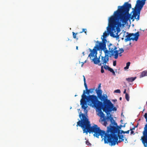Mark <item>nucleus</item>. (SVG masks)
Segmentation results:
<instances>
[{"label":"nucleus","mask_w":147,"mask_h":147,"mask_svg":"<svg viewBox=\"0 0 147 147\" xmlns=\"http://www.w3.org/2000/svg\"><path fill=\"white\" fill-rule=\"evenodd\" d=\"M87 62L86 60H85L84 62H82L81 63H82V65H81V67H83V65L84 64V63H86Z\"/></svg>","instance_id":"58836bf2"},{"label":"nucleus","mask_w":147,"mask_h":147,"mask_svg":"<svg viewBox=\"0 0 147 147\" xmlns=\"http://www.w3.org/2000/svg\"><path fill=\"white\" fill-rule=\"evenodd\" d=\"M111 53H110L109 54V56L110 57H111L112 56H113L114 53L113 52H110Z\"/></svg>","instance_id":"4c0bfd02"},{"label":"nucleus","mask_w":147,"mask_h":147,"mask_svg":"<svg viewBox=\"0 0 147 147\" xmlns=\"http://www.w3.org/2000/svg\"><path fill=\"white\" fill-rule=\"evenodd\" d=\"M112 100V101H113L114 102L117 101V100L116 99H113V100Z\"/></svg>","instance_id":"8fccbe9b"},{"label":"nucleus","mask_w":147,"mask_h":147,"mask_svg":"<svg viewBox=\"0 0 147 147\" xmlns=\"http://www.w3.org/2000/svg\"><path fill=\"white\" fill-rule=\"evenodd\" d=\"M118 11V10H117L115 11L113 15L110 17L114 21H116V22L118 24H121V27H123L127 24L128 21L131 24V19L129 18L130 15L126 14L123 16L117 15L116 13Z\"/></svg>","instance_id":"423d86ee"},{"label":"nucleus","mask_w":147,"mask_h":147,"mask_svg":"<svg viewBox=\"0 0 147 147\" xmlns=\"http://www.w3.org/2000/svg\"><path fill=\"white\" fill-rule=\"evenodd\" d=\"M123 93L125 94H126V93H126V89H125L124 91H123Z\"/></svg>","instance_id":"3c124183"},{"label":"nucleus","mask_w":147,"mask_h":147,"mask_svg":"<svg viewBox=\"0 0 147 147\" xmlns=\"http://www.w3.org/2000/svg\"><path fill=\"white\" fill-rule=\"evenodd\" d=\"M100 85H101V84H100L99 85V86H98V89H100V88L101 87V86H100Z\"/></svg>","instance_id":"864d4df0"},{"label":"nucleus","mask_w":147,"mask_h":147,"mask_svg":"<svg viewBox=\"0 0 147 147\" xmlns=\"http://www.w3.org/2000/svg\"><path fill=\"white\" fill-rule=\"evenodd\" d=\"M78 46H77L76 47V49L78 50Z\"/></svg>","instance_id":"0e129e2a"},{"label":"nucleus","mask_w":147,"mask_h":147,"mask_svg":"<svg viewBox=\"0 0 147 147\" xmlns=\"http://www.w3.org/2000/svg\"><path fill=\"white\" fill-rule=\"evenodd\" d=\"M101 56V54H100L99 57L97 58L95 60L94 59H91L92 61L95 64H98L99 66H101L102 63H100V57Z\"/></svg>","instance_id":"f3484780"},{"label":"nucleus","mask_w":147,"mask_h":147,"mask_svg":"<svg viewBox=\"0 0 147 147\" xmlns=\"http://www.w3.org/2000/svg\"><path fill=\"white\" fill-rule=\"evenodd\" d=\"M135 19V18H134L133 19H132V22H133L134 20V19Z\"/></svg>","instance_id":"052dcab7"},{"label":"nucleus","mask_w":147,"mask_h":147,"mask_svg":"<svg viewBox=\"0 0 147 147\" xmlns=\"http://www.w3.org/2000/svg\"><path fill=\"white\" fill-rule=\"evenodd\" d=\"M135 127V126H134V127L132 128H130V130H134Z\"/></svg>","instance_id":"09e8293b"},{"label":"nucleus","mask_w":147,"mask_h":147,"mask_svg":"<svg viewBox=\"0 0 147 147\" xmlns=\"http://www.w3.org/2000/svg\"><path fill=\"white\" fill-rule=\"evenodd\" d=\"M145 109L144 108V109H143V110L142 111V112L145 110Z\"/></svg>","instance_id":"338daca9"},{"label":"nucleus","mask_w":147,"mask_h":147,"mask_svg":"<svg viewBox=\"0 0 147 147\" xmlns=\"http://www.w3.org/2000/svg\"><path fill=\"white\" fill-rule=\"evenodd\" d=\"M109 34H110V33L108 32L107 31H105V32L103 33V35L102 36L103 38H102V37H101V39L102 41H105H105H107L106 38L107 36L109 35Z\"/></svg>","instance_id":"a211bd4d"},{"label":"nucleus","mask_w":147,"mask_h":147,"mask_svg":"<svg viewBox=\"0 0 147 147\" xmlns=\"http://www.w3.org/2000/svg\"><path fill=\"white\" fill-rule=\"evenodd\" d=\"M125 138V140L126 141H127V139Z\"/></svg>","instance_id":"774afa93"},{"label":"nucleus","mask_w":147,"mask_h":147,"mask_svg":"<svg viewBox=\"0 0 147 147\" xmlns=\"http://www.w3.org/2000/svg\"><path fill=\"white\" fill-rule=\"evenodd\" d=\"M131 4L129 3L128 2H125L124 4L121 6H119L118 7V11L117 12V15L124 16L126 14L130 15L131 16L132 13L134 14V13L135 11V7L134 8H132L133 10L129 14V11L130 9L131 8Z\"/></svg>","instance_id":"0eeeda50"},{"label":"nucleus","mask_w":147,"mask_h":147,"mask_svg":"<svg viewBox=\"0 0 147 147\" xmlns=\"http://www.w3.org/2000/svg\"><path fill=\"white\" fill-rule=\"evenodd\" d=\"M109 71L111 72L112 73L113 75L115 76V71H114V70H113V69L112 68H111V69H110V70Z\"/></svg>","instance_id":"bb28decb"},{"label":"nucleus","mask_w":147,"mask_h":147,"mask_svg":"<svg viewBox=\"0 0 147 147\" xmlns=\"http://www.w3.org/2000/svg\"><path fill=\"white\" fill-rule=\"evenodd\" d=\"M144 116L146 120V121H147V113L145 114Z\"/></svg>","instance_id":"f704fd0d"},{"label":"nucleus","mask_w":147,"mask_h":147,"mask_svg":"<svg viewBox=\"0 0 147 147\" xmlns=\"http://www.w3.org/2000/svg\"><path fill=\"white\" fill-rule=\"evenodd\" d=\"M107 41H102L100 42L98 41H97L96 42L98 43L96 44L98 47L100 51L102 52V50L104 52L105 54H108V50H107L106 47V43Z\"/></svg>","instance_id":"9b49d317"},{"label":"nucleus","mask_w":147,"mask_h":147,"mask_svg":"<svg viewBox=\"0 0 147 147\" xmlns=\"http://www.w3.org/2000/svg\"><path fill=\"white\" fill-rule=\"evenodd\" d=\"M104 66L103 67V68L106 70H108L109 71L110 70L111 68L109 66L106 65V64L105 65V64H104Z\"/></svg>","instance_id":"5701e85b"},{"label":"nucleus","mask_w":147,"mask_h":147,"mask_svg":"<svg viewBox=\"0 0 147 147\" xmlns=\"http://www.w3.org/2000/svg\"><path fill=\"white\" fill-rule=\"evenodd\" d=\"M94 90V88H92L89 89H88L86 91V90H84L81 100L87 101L88 102L90 106H92L93 105V103L92 102L91 100H89L88 97L89 95H91L90 94L92 93Z\"/></svg>","instance_id":"1a4fd4ad"},{"label":"nucleus","mask_w":147,"mask_h":147,"mask_svg":"<svg viewBox=\"0 0 147 147\" xmlns=\"http://www.w3.org/2000/svg\"><path fill=\"white\" fill-rule=\"evenodd\" d=\"M94 51H93V53H92V54L93 55H97V51H100L97 45L96 44L95 46L93 48Z\"/></svg>","instance_id":"6ab92c4d"},{"label":"nucleus","mask_w":147,"mask_h":147,"mask_svg":"<svg viewBox=\"0 0 147 147\" xmlns=\"http://www.w3.org/2000/svg\"><path fill=\"white\" fill-rule=\"evenodd\" d=\"M134 16L133 15H132L131 16H130V17L129 18L131 19V20H132V19H133L134 18Z\"/></svg>","instance_id":"37998d69"},{"label":"nucleus","mask_w":147,"mask_h":147,"mask_svg":"<svg viewBox=\"0 0 147 147\" xmlns=\"http://www.w3.org/2000/svg\"><path fill=\"white\" fill-rule=\"evenodd\" d=\"M119 100H122V97H120L119 98Z\"/></svg>","instance_id":"bf43d9fd"},{"label":"nucleus","mask_w":147,"mask_h":147,"mask_svg":"<svg viewBox=\"0 0 147 147\" xmlns=\"http://www.w3.org/2000/svg\"><path fill=\"white\" fill-rule=\"evenodd\" d=\"M100 51V54H101V55L102 54V52H101V51Z\"/></svg>","instance_id":"69168bd1"},{"label":"nucleus","mask_w":147,"mask_h":147,"mask_svg":"<svg viewBox=\"0 0 147 147\" xmlns=\"http://www.w3.org/2000/svg\"><path fill=\"white\" fill-rule=\"evenodd\" d=\"M121 117H124V115H123V113H121Z\"/></svg>","instance_id":"603ef678"},{"label":"nucleus","mask_w":147,"mask_h":147,"mask_svg":"<svg viewBox=\"0 0 147 147\" xmlns=\"http://www.w3.org/2000/svg\"><path fill=\"white\" fill-rule=\"evenodd\" d=\"M109 55L108 54H105V56H101V61L102 62V64H106V63L109 61Z\"/></svg>","instance_id":"2eb2a0df"},{"label":"nucleus","mask_w":147,"mask_h":147,"mask_svg":"<svg viewBox=\"0 0 147 147\" xmlns=\"http://www.w3.org/2000/svg\"><path fill=\"white\" fill-rule=\"evenodd\" d=\"M114 92L120 93H121V91L119 89H117L114 91Z\"/></svg>","instance_id":"c756f323"},{"label":"nucleus","mask_w":147,"mask_h":147,"mask_svg":"<svg viewBox=\"0 0 147 147\" xmlns=\"http://www.w3.org/2000/svg\"><path fill=\"white\" fill-rule=\"evenodd\" d=\"M82 54L84 56V55H85V54H84V52H83L82 53Z\"/></svg>","instance_id":"4d7b16f0"},{"label":"nucleus","mask_w":147,"mask_h":147,"mask_svg":"<svg viewBox=\"0 0 147 147\" xmlns=\"http://www.w3.org/2000/svg\"><path fill=\"white\" fill-rule=\"evenodd\" d=\"M121 24H118L116 21L109 17L108 19V26L107 27V31L110 33L111 36L117 39H119V35L118 33L120 31Z\"/></svg>","instance_id":"20e7f679"},{"label":"nucleus","mask_w":147,"mask_h":147,"mask_svg":"<svg viewBox=\"0 0 147 147\" xmlns=\"http://www.w3.org/2000/svg\"><path fill=\"white\" fill-rule=\"evenodd\" d=\"M141 1L140 0H137L136 1V3L139 2V1Z\"/></svg>","instance_id":"13d9d810"},{"label":"nucleus","mask_w":147,"mask_h":147,"mask_svg":"<svg viewBox=\"0 0 147 147\" xmlns=\"http://www.w3.org/2000/svg\"><path fill=\"white\" fill-rule=\"evenodd\" d=\"M119 56H122V55L121 54H119Z\"/></svg>","instance_id":"e2e57ef3"},{"label":"nucleus","mask_w":147,"mask_h":147,"mask_svg":"<svg viewBox=\"0 0 147 147\" xmlns=\"http://www.w3.org/2000/svg\"><path fill=\"white\" fill-rule=\"evenodd\" d=\"M92 57H94V58H93L92 59H94L95 60H96V59L98 57H97V55H93L92 54Z\"/></svg>","instance_id":"7c9ffc66"},{"label":"nucleus","mask_w":147,"mask_h":147,"mask_svg":"<svg viewBox=\"0 0 147 147\" xmlns=\"http://www.w3.org/2000/svg\"><path fill=\"white\" fill-rule=\"evenodd\" d=\"M113 122V121L111 122V123L109 126L107 127V129L106 134H115L118 131L117 130H120L122 127L121 125H118L117 123L114 120Z\"/></svg>","instance_id":"6e6552de"},{"label":"nucleus","mask_w":147,"mask_h":147,"mask_svg":"<svg viewBox=\"0 0 147 147\" xmlns=\"http://www.w3.org/2000/svg\"><path fill=\"white\" fill-rule=\"evenodd\" d=\"M84 78V83H86V79L85 78V77L83 75V76Z\"/></svg>","instance_id":"a18cd8bd"},{"label":"nucleus","mask_w":147,"mask_h":147,"mask_svg":"<svg viewBox=\"0 0 147 147\" xmlns=\"http://www.w3.org/2000/svg\"><path fill=\"white\" fill-rule=\"evenodd\" d=\"M86 144L88 146H90L91 145V144L89 142V141L88 140H87L86 142Z\"/></svg>","instance_id":"473e14b6"},{"label":"nucleus","mask_w":147,"mask_h":147,"mask_svg":"<svg viewBox=\"0 0 147 147\" xmlns=\"http://www.w3.org/2000/svg\"><path fill=\"white\" fill-rule=\"evenodd\" d=\"M129 132V130H128L126 131H125V134H128Z\"/></svg>","instance_id":"49530a36"},{"label":"nucleus","mask_w":147,"mask_h":147,"mask_svg":"<svg viewBox=\"0 0 147 147\" xmlns=\"http://www.w3.org/2000/svg\"><path fill=\"white\" fill-rule=\"evenodd\" d=\"M138 123H137V125L136 126H135V128L137 127L138 126Z\"/></svg>","instance_id":"6e6d98bb"},{"label":"nucleus","mask_w":147,"mask_h":147,"mask_svg":"<svg viewBox=\"0 0 147 147\" xmlns=\"http://www.w3.org/2000/svg\"><path fill=\"white\" fill-rule=\"evenodd\" d=\"M118 55L119 54L114 53L113 56H114V58L115 59H117L118 58Z\"/></svg>","instance_id":"c85d7f7f"},{"label":"nucleus","mask_w":147,"mask_h":147,"mask_svg":"<svg viewBox=\"0 0 147 147\" xmlns=\"http://www.w3.org/2000/svg\"><path fill=\"white\" fill-rule=\"evenodd\" d=\"M85 30H86V29H83L82 31V32H81V33H82V32H85V33H86V32H85Z\"/></svg>","instance_id":"c03bdc74"},{"label":"nucleus","mask_w":147,"mask_h":147,"mask_svg":"<svg viewBox=\"0 0 147 147\" xmlns=\"http://www.w3.org/2000/svg\"><path fill=\"white\" fill-rule=\"evenodd\" d=\"M108 47L109 48L108 54H109L110 52L113 53L115 49H117V47L115 46L114 45H113L111 43H110L109 45H108Z\"/></svg>","instance_id":"4468645a"},{"label":"nucleus","mask_w":147,"mask_h":147,"mask_svg":"<svg viewBox=\"0 0 147 147\" xmlns=\"http://www.w3.org/2000/svg\"><path fill=\"white\" fill-rule=\"evenodd\" d=\"M80 102L82 108L84 109L85 113H82L81 112L79 113L80 120L77 122L76 126L80 127L82 129L83 133H85L86 134L88 133L89 134L94 133L93 135L95 137L100 129L96 125L91 126L87 115L88 110H87L88 105L92 107V106H90L87 101L81 100Z\"/></svg>","instance_id":"f257e3e1"},{"label":"nucleus","mask_w":147,"mask_h":147,"mask_svg":"<svg viewBox=\"0 0 147 147\" xmlns=\"http://www.w3.org/2000/svg\"><path fill=\"white\" fill-rule=\"evenodd\" d=\"M123 120L122 119L120 121V122H121V123L123 124Z\"/></svg>","instance_id":"5fc2aeb1"},{"label":"nucleus","mask_w":147,"mask_h":147,"mask_svg":"<svg viewBox=\"0 0 147 147\" xmlns=\"http://www.w3.org/2000/svg\"><path fill=\"white\" fill-rule=\"evenodd\" d=\"M84 86L85 88V89H86V90H86V91L88 89V86L86 84V83H84Z\"/></svg>","instance_id":"72a5a7b5"},{"label":"nucleus","mask_w":147,"mask_h":147,"mask_svg":"<svg viewBox=\"0 0 147 147\" xmlns=\"http://www.w3.org/2000/svg\"><path fill=\"white\" fill-rule=\"evenodd\" d=\"M119 54H121L124 51L123 49L122 48H119Z\"/></svg>","instance_id":"a878e982"},{"label":"nucleus","mask_w":147,"mask_h":147,"mask_svg":"<svg viewBox=\"0 0 147 147\" xmlns=\"http://www.w3.org/2000/svg\"><path fill=\"white\" fill-rule=\"evenodd\" d=\"M101 72L102 73H103L104 72V70L103 69V66H102L101 67Z\"/></svg>","instance_id":"2f4dec72"},{"label":"nucleus","mask_w":147,"mask_h":147,"mask_svg":"<svg viewBox=\"0 0 147 147\" xmlns=\"http://www.w3.org/2000/svg\"><path fill=\"white\" fill-rule=\"evenodd\" d=\"M146 122L147 123L145 125L143 132V136L142 137L141 139L145 147H147V121Z\"/></svg>","instance_id":"f8f14e48"},{"label":"nucleus","mask_w":147,"mask_h":147,"mask_svg":"<svg viewBox=\"0 0 147 147\" xmlns=\"http://www.w3.org/2000/svg\"><path fill=\"white\" fill-rule=\"evenodd\" d=\"M118 131L117 132L116 134H119L121 135H122V134H125V131H124L122 130H117Z\"/></svg>","instance_id":"b1692460"},{"label":"nucleus","mask_w":147,"mask_h":147,"mask_svg":"<svg viewBox=\"0 0 147 147\" xmlns=\"http://www.w3.org/2000/svg\"><path fill=\"white\" fill-rule=\"evenodd\" d=\"M113 66H115L116 65V60H115V61H113Z\"/></svg>","instance_id":"e433bc0d"},{"label":"nucleus","mask_w":147,"mask_h":147,"mask_svg":"<svg viewBox=\"0 0 147 147\" xmlns=\"http://www.w3.org/2000/svg\"><path fill=\"white\" fill-rule=\"evenodd\" d=\"M89 50L90 51V53L88 55V57H90V59H91V57L92 56V54L93 53V51H94L93 50V49H92V50L91 49H89Z\"/></svg>","instance_id":"4be33fe9"},{"label":"nucleus","mask_w":147,"mask_h":147,"mask_svg":"<svg viewBox=\"0 0 147 147\" xmlns=\"http://www.w3.org/2000/svg\"><path fill=\"white\" fill-rule=\"evenodd\" d=\"M129 68V67L126 66L125 67H124V69H128Z\"/></svg>","instance_id":"de8ad7c7"},{"label":"nucleus","mask_w":147,"mask_h":147,"mask_svg":"<svg viewBox=\"0 0 147 147\" xmlns=\"http://www.w3.org/2000/svg\"><path fill=\"white\" fill-rule=\"evenodd\" d=\"M107 124V122L106 121V120L105 119L104 121V125L105 126H106Z\"/></svg>","instance_id":"ea45409f"},{"label":"nucleus","mask_w":147,"mask_h":147,"mask_svg":"<svg viewBox=\"0 0 147 147\" xmlns=\"http://www.w3.org/2000/svg\"><path fill=\"white\" fill-rule=\"evenodd\" d=\"M125 98L126 100L127 101H129V94L127 93H126V94L125 95Z\"/></svg>","instance_id":"393cba45"},{"label":"nucleus","mask_w":147,"mask_h":147,"mask_svg":"<svg viewBox=\"0 0 147 147\" xmlns=\"http://www.w3.org/2000/svg\"><path fill=\"white\" fill-rule=\"evenodd\" d=\"M142 9L136 5L135 6V11L133 14L135 18L137 20V21L140 20V15L141 11Z\"/></svg>","instance_id":"ddd939ff"},{"label":"nucleus","mask_w":147,"mask_h":147,"mask_svg":"<svg viewBox=\"0 0 147 147\" xmlns=\"http://www.w3.org/2000/svg\"><path fill=\"white\" fill-rule=\"evenodd\" d=\"M95 91L97 96L93 94L89 95L88 97L89 100L93 103V105L111 101L110 100L108 99L106 94H102V92L101 89H96Z\"/></svg>","instance_id":"39448f33"},{"label":"nucleus","mask_w":147,"mask_h":147,"mask_svg":"<svg viewBox=\"0 0 147 147\" xmlns=\"http://www.w3.org/2000/svg\"><path fill=\"white\" fill-rule=\"evenodd\" d=\"M125 124H124V125H122V127H125Z\"/></svg>","instance_id":"680f3d73"},{"label":"nucleus","mask_w":147,"mask_h":147,"mask_svg":"<svg viewBox=\"0 0 147 147\" xmlns=\"http://www.w3.org/2000/svg\"><path fill=\"white\" fill-rule=\"evenodd\" d=\"M113 53L114 54H119V50H117L115 49L113 52Z\"/></svg>","instance_id":"cd10ccee"},{"label":"nucleus","mask_w":147,"mask_h":147,"mask_svg":"<svg viewBox=\"0 0 147 147\" xmlns=\"http://www.w3.org/2000/svg\"><path fill=\"white\" fill-rule=\"evenodd\" d=\"M146 0H142L139 1V2L136 3V5L142 9L144 5L145 4Z\"/></svg>","instance_id":"dca6fc26"},{"label":"nucleus","mask_w":147,"mask_h":147,"mask_svg":"<svg viewBox=\"0 0 147 147\" xmlns=\"http://www.w3.org/2000/svg\"><path fill=\"white\" fill-rule=\"evenodd\" d=\"M72 33H73V38H76V34L74 32H72Z\"/></svg>","instance_id":"c9c22d12"},{"label":"nucleus","mask_w":147,"mask_h":147,"mask_svg":"<svg viewBox=\"0 0 147 147\" xmlns=\"http://www.w3.org/2000/svg\"><path fill=\"white\" fill-rule=\"evenodd\" d=\"M147 76V71H142L140 76V78Z\"/></svg>","instance_id":"412c9836"},{"label":"nucleus","mask_w":147,"mask_h":147,"mask_svg":"<svg viewBox=\"0 0 147 147\" xmlns=\"http://www.w3.org/2000/svg\"><path fill=\"white\" fill-rule=\"evenodd\" d=\"M127 35H126L125 38V42H126L128 41H130L131 40L133 41H137L139 36V32H138L135 33H129L127 32Z\"/></svg>","instance_id":"9d476101"},{"label":"nucleus","mask_w":147,"mask_h":147,"mask_svg":"<svg viewBox=\"0 0 147 147\" xmlns=\"http://www.w3.org/2000/svg\"><path fill=\"white\" fill-rule=\"evenodd\" d=\"M92 106L93 108L94 107L96 109V111L98 112V115L101 118L105 117V114L102 111L103 110V111L106 114L107 120H110L111 122L114 121L110 113L113 111H116L117 109L116 107H114L111 101L93 105Z\"/></svg>","instance_id":"f03ea898"},{"label":"nucleus","mask_w":147,"mask_h":147,"mask_svg":"<svg viewBox=\"0 0 147 147\" xmlns=\"http://www.w3.org/2000/svg\"><path fill=\"white\" fill-rule=\"evenodd\" d=\"M95 136L98 138L99 136H101L102 140H104L105 144L109 143L111 146H115L124 140V135L117 134H106L105 131L100 129Z\"/></svg>","instance_id":"7ed1b4c3"},{"label":"nucleus","mask_w":147,"mask_h":147,"mask_svg":"<svg viewBox=\"0 0 147 147\" xmlns=\"http://www.w3.org/2000/svg\"><path fill=\"white\" fill-rule=\"evenodd\" d=\"M130 131H131V132H130L131 134H133V135H134L135 134L134 133V132L133 130H131Z\"/></svg>","instance_id":"79ce46f5"},{"label":"nucleus","mask_w":147,"mask_h":147,"mask_svg":"<svg viewBox=\"0 0 147 147\" xmlns=\"http://www.w3.org/2000/svg\"><path fill=\"white\" fill-rule=\"evenodd\" d=\"M136 77H131L126 78V80L129 82H133L136 78Z\"/></svg>","instance_id":"aec40b11"},{"label":"nucleus","mask_w":147,"mask_h":147,"mask_svg":"<svg viewBox=\"0 0 147 147\" xmlns=\"http://www.w3.org/2000/svg\"><path fill=\"white\" fill-rule=\"evenodd\" d=\"M130 62H128L126 63V66H127V67L128 66L129 67V66H130Z\"/></svg>","instance_id":"a19ab883"}]
</instances>
